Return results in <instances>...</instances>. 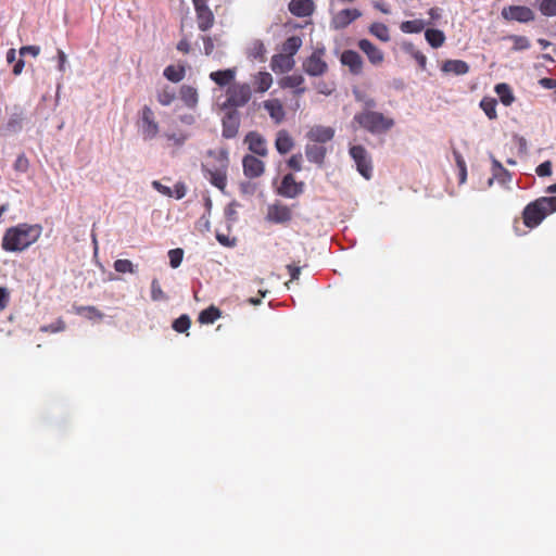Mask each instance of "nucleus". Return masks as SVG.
Masks as SVG:
<instances>
[{"instance_id":"nucleus-1","label":"nucleus","mask_w":556,"mask_h":556,"mask_svg":"<svg viewBox=\"0 0 556 556\" xmlns=\"http://www.w3.org/2000/svg\"><path fill=\"white\" fill-rule=\"evenodd\" d=\"M40 225L18 224L7 229L2 238V249L8 252L23 251L35 243L41 235Z\"/></svg>"},{"instance_id":"nucleus-2","label":"nucleus","mask_w":556,"mask_h":556,"mask_svg":"<svg viewBox=\"0 0 556 556\" xmlns=\"http://www.w3.org/2000/svg\"><path fill=\"white\" fill-rule=\"evenodd\" d=\"M555 212L556 197H541L526 205L522 211V220L528 228L532 229Z\"/></svg>"},{"instance_id":"nucleus-3","label":"nucleus","mask_w":556,"mask_h":556,"mask_svg":"<svg viewBox=\"0 0 556 556\" xmlns=\"http://www.w3.org/2000/svg\"><path fill=\"white\" fill-rule=\"evenodd\" d=\"M353 121L370 134H383L394 126V119L372 110L356 113Z\"/></svg>"},{"instance_id":"nucleus-4","label":"nucleus","mask_w":556,"mask_h":556,"mask_svg":"<svg viewBox=\"0 0 556 556\" xmlns=\"http://www.w3.org/2000/svg\"><path fill=\"white\" fill-rule=\"evenodd\" d=\"M252 98L251 86L247 83H233L226 89V100L223 109L237 110L247 105Z\"/></svg>"},{"instance_id":"nucleus-5","label":"nucleus","mask_w":556,"mask_h":556,"mask_svg":"<svg viewBox=\"0 0 556 556\" xmlns=\"http://www.w3.org/2000/svg\"><path fill=\"white\" fill-rule=\"evenodd\" d=\"M216 159L218 161V166L210 167L208 165H203L202 168L205 178L208 179L213 186L224 192L227 186V169L229 164L227 152H219Z\"/></svg>"},{"instance_id":"nucleus-6","label":"nucleus","mask_w":556,"mask_h":556,"mask_svg":"<svg viewBox=\"0 0 556 556\" xmlns=\"http://www.w3.org/2000/svg\"><path fill=\"white\" fill-rule=\"evenodd\" d=\"M326 49L316 48L302 64L303 71L313 77L323 76L328 72V64L325 61Z\"/></svg>"},{"instance_id":"nucleus-7","label":"nucleus","mask_w":556,"mask_h":556,"mask_svg":"<svg viewBox=\"0 0 556 556\" xmlns=\"http://www.w3.org/2000/svg\"><path fill=\"white\" fill-rule=\"evenodd\" d=\"M349 153L355 162L357 172L365 178L370 179L372 176V161L368 151L361 144L352 146Z\"/></svg>"},{"instance_id":"nucleus-8","label":"nucleus","mask_w":556,"mask_h":556,"mask_svg":"<svg viewBox=\"0 0 556 556\" xmlns=\"http://www.w3.org/2000/svg\"><path fill=\"white\" fill-rule=\"evenodd\" d=\"M139 126L144 140H151L159 134L160 128L154 112L148 105H144L141 110Z\"/></svg>"},{"instance_id":"nucleus-9","label":"nucleus","mask_w":556,"mask_h":556,"mask_svg":"<svg viewBox=\"0 0 556 556\" xmlns=\"http://www.w3.org/2000/svg\"><path fill=\"white\" fill-rule=\"evenodd\" d=\"M501 15L505 21H516L519 23H529L535 18L533 10L526 5L504 7Z\"/></svg>"},{"instance_id":"nucleus-10","label":"nucleus","mask_w":556,"mask_h":556,"mask_svg":"<svg viewBox=\"0 0 556 556\" xmlns=\"http://www.w3.org/2000/svg\"><path fill=\"white\" fill-rule=\"evenodd\" d=\"M304 187L303 181H296L292 174H287L282 177L277 191L281 197L294 199L304 192Z\"/></svg>"},{"instance_id":"nucleus-11","label":"nucleus","mask_w":556,"mask_h":556,"mask_svg":"<svg viewBox=\"0 0 556 556\" xmlns=\"http://www.w3.org/2000/svg\"><path fill=\"white\" fill-rule=\"evenodd\" d=\"M244 143L255 156L266 157L268 155L267 141L258 131H249L244 137Z\"/></svg>"},{"instance_id":"nucleus-12","label":"nucleus","mask_w":556,"mask_h":556,"mask_svg":"<svg viewBox=\"0 0 556 556\" xmlns=\"http://www.w3.org/2000/svg\"><path fill=\"white\" fill-rule=\"evenodd\" d=\"M227 113L223 117V137L227 139L235 138L240 127V114L237 110L227 109Z\"/></svg>"},{"instance_id":"nucleus-13","label":"nucleus","mask_w":556,"mask_h":556,"mask_svg":"<svg viewBox=\"0 0 556 556\" xmlns=\"http://www.w3.org/2000/svg\"><path fill=\"white\" fill-rule=\"evenodd\" d=\"M243 174L245 177L252 179L257 178L264 174L265 164L258 157L252 154H247L242 160Z\"/></svg>"},{"instance_id":"nucleus-14","label":"nucleus","mask_w":556,"mask_h":556,"mask_svg":"<svg viewBox=\"0 0 556 556\" xmlns=\"http://www.w3.org/2000/svg\"><path fill=\"white\" fill-rule=\"evenodd\" d=\"M309 142L323 144L329 142L334 137V129L330 126L315 125L306 134Z\"/></svg>"},{"instance_id":"nucleus-15","label":"nucleus","mask_w":556,"mask_h":556,"mask_svg":"<svg viewBox=\"0 0 556 556\" xmlns=\"http://www.w3.org/2000/svg\"><path fill=\"white\" fill-rule=\"evenodd\" d=\"M304 77L300 74L283 76L279 79L278 84L282 89H293L294 97L300 98L305 93L306 88L304 85Z\"/></svg>"},{"instance_id":"nucleus-16","label":"nucleus","mask_w":556,"mask_h":556,"mask_svg":"<svg viewBox=\"0 0 556 556\" xmlns=\"http://www.w3.org/2000/svg\"><path fill=\"white\" fill-rule=\"evenodd\" d=\"M361 16L362 12L357 9H343L333 16L332 26L336 29H343Z\"/></svg>"},{"instance_id":"nucleus-17","label":"nucleus","mask_w":556,"mask_h":556,"mask_svg":"<svg viewBox=\"0 0 556 556\" xmlns=\"http://www.w3.org/2000/svg\"><path fill=\"white\" fill-rule=\"evenodd\" d=\"M341 63L348 66L353 75H359L363 72V59L354 50H345L342 52L340 58Z\"/></svg>"},{"instance_id":"nucleus-18","label":"nucleus","mask_w":556,"mask_h":556,"mask_svg":"<svg viewBox=\"0 0 556 556\" xmlns=\"http://www.w3.org/2000/svg\"><path fill=\"white\" fill-rule=\"evenodd\" d=\"M263 108L267 111L271 121L280 125L286 118V111L279 99H268L263 102Z\"/></svg>"},{"instance_id":"nucleus-19","label":"nucleus","mask_w":556,"mask_h":556,"mask_svg":"<svg viewBox=\"0 0 556 556\" xmlns=\"http://www.w3.org/2000/svg\"><path fill=\"white\" fill-rule=\"evenodd\" d=\"M288 9L296 17H307L314 13L315 4L313 0H291Z\"/></svg>"},{"instance_id":"nucleus-20","label":"nucleus","mask_w":556,"mask_h":556,"mask_svg":"<svg viewBox=\"0 0 556 556\" xmlns=\"http://www.w3.org/2000/svg\"><path fill=\"white\" fill-rule=\"evenodd\" d=\"M358 48L367 55L371 64L380 65L383 62V52L368 39H361Z\"/></svg>"},{"instance_id":"nucleus-21","label":"nucleus","mask_w":556,"mask_h":556,"mask_svg":"<svg viewBox=\"0 0 556 556\" xmlns=\"http://www.w3.org/2000/svg\"><path fill=\"white\" fill-rule=\"evenodd\" d=\"M267 217L270 222L282 224L288 223L292 218L291 208L283 204H274L268 207Z\"/></svg>"},{"instance_id":"nucleus-22","label":"nucleus","mask_w":556,"mask_h":556,"mask_svg":"<svg viewBox=\"0 0 556 556\" xmlns=\"http://www.w3.org/2000/svg\"><path fill=\"white\" fill-rule=\"evenodd\" d=\"M295 65L294 58H290L285 53H278L273 55L270 61V67L275 73L283 74L291 71Z\"/></svg>"},{"instance_id":"nucleus-23","label":"nucleus","mask_w":556,"mask_h":556,"mask_svg":"<svg viewBox=\"0 0 556 556\" xmlns=\"http://www.w3.org/2000/svg\"><path fill=\"white\" fill-rule=\"evenodd\" d=\"M305 155L309 162L323 166L327 155V149L323 144L314 142L307 143L305 146Z\"/></svg>"},{"instance_id":"nucleus-24","label":"nucleus","mask_w":556,"mask_h":556,"mask_svg":"<svg viewBox=\"0 0 556 556\" xmlns=\"http://www.w3.org/2000/svg\"><path fill=\"white\" fill-rule=\"evenodd\" d=\"M237 68H227V70H220L215 71L210 74V79L213 80L217 86L219 87H229L233 84V80L236 78Z\"/></svg>"},{"instance_id":"nucleus-25","label":"nucleus","mask_w":556,"mask_h":556,"mask_svg":"<svg viewBox=\"0 0 556 556\" xmlns=\"http://www.w3.org/2000/svg\"><path fill=\"white\" fill-rule=\"evenodd\" d=\"M275 148L280 154H287L294 148V140L286 129H280L276 134Z\"/></svg>"},{"instance_id":"nucleus-26","label":"nucleus","mask_w":556,"mask_h":556,"mask_svg":"<svg viewBox=\"0 0 556 556\" xmlns=\"http://www.w3.org/2000/svg\"><path fill=\"white\" fill-rule=\"evenodd\" d=\"M179 98L189 109H194L199 102L198 89L193 86L182 85L179 88Z\"/></svg>"},{"instance_id":"nucleus-27","label":"nucleus","mask_w":556,"mask_h":556,"mask_svg":"<svg viewBox=\"0 0 556 556\" xmlns=\"http://www.w3.org/2000/svg\"><path fill=\"white\" fill-rule=\"evenodd\" d=\"M441 71L459 76L469 72V65L463 60H446L442 63Z\"/></svg>"},{"instance_id":"nucleus-28","label":"nucleus","mask_w":556,"mask_h":556,"mask_svg":"<svg viewBox=\"0 0 556 556\" xmlns=\"http://www.w3.org/2000/svg\"><path fill=\"white\" fill-rule=\"evenodd\" d=\"M198 27L201 31H207L215 23L214 13L210 8L195 12Z\"/></svg>"},{"instance_id":"nucleus-29","label":"nucleus","mask_w":556,"mask_h":556,"mask_svg":"<svg viewBox=\"0 0 556 556\" xmlns=\"http://www.w3.org/2000/svg\"><path fill=\"white\" fill-rule=\"evenodd\" d=\"M254 88L256 92L264 93L273 85V76L267 72H258L254 76Z\"/></svg>"},{"instance_id":"nucleus-30","label":"nucleus","mask_w":556,"mask_h":556,"mask_svg":"<svg viewBox=\"0 0 556 556\" xmlns=\"http://www.w3.org/2000/svg\"><path fill=\"white\" fill-rule=\"evenodd\" d=\"M163 75L172 83H179L186 76V68L184 65H168L165 67Z\"/></svg>"},{"instance_id":"nucleus-31","label":"nucleus","mask_w":556,"mask_h":556,"mask_svg":"<svg viewBox=\"0 0 556 556\" xmlns=\"http://www.w3.org/2000/svg\"><path fill=\"white\" fill-rule=\"evenodd\" d=\"M425 38L427 42L434 49L442 47L445 41L444 33L434 28H428L425 31Z\"/></svg>"},{"instance_id":"nucleus-32","label":"nucleus","mask_w":556,"mask_h":556,"mask_svg":"<svg viewBox=\"0 0 556 556\" xmlns=\"http://www.w3.org/2000/svg\"><path fill=\"white\" fill-rule=\"evenodd\" d=\"M302 47V39L299 36H291L282 43V53L293 58Z\"/></svg>"},{"instance_id":"nucleus-33","label":"nucleus","mask_w":556,"mask_h":556,"mask_svg":"<svg viewBox=\"0 0 556 556\" xmlns=\"http://www.w3.org/2000/svg\"><path fill=\"white\" fill-rule=\"evenodd\" d=\"M432 22L426 23L422 20H412L402 22L400 28L405 34H418L424 30L426 25L431 24Z\"/></svg>"},{"instance_id":"nucleus-34","label":"nucleus","mask_w":556,"mask_h":556,"mask_svg":"<svg viewBox=\"0 0 556 556\" xmlns=\"http://www.w3.org/2000/svg\"><path fill=\"white\" fill-rule=\"evenodd\" d=\"M220 309L214 305H211L199 314L198 320L200 324L208 325L215 323L220 317Z\"/></svg>"},{"instance_id":"nucleus-35","label":"nucleus","mask_w":556,"mask_h":556,"mask_svg":"<svg viewBox=\"0 0 556 556\" xmlns=\"http://www.w3.org/2000/svg\"><path fill=\"white\" fill-rule=\"evenodd\" d=\"M495 91L504 105L507 106L514 102V94L511 92L510 87L507 84H497L495 87Z\"/></svg>"},{"instance_id":"nucleus-36","label":"nucleus","mask_w":556,"mask_h":556,"mask_svg":"<svg viewBox=\"0 0 556 556\" xmlns=\"http://www.w3.org/2000/svg\"><path fill=\"white\" fill-rule=\"evenodd\" d=\"M369 31L383 42L390 40L389 28L383 23H372L369 27Z\"/></svg>"},{"instance_id":"nucleus-37","label":"nucleus","mask_w":556,"mask_h":556,"mask_svg":"<svg viewBox=\"0 0 556 556\" xmlns=\"http://www.w3.org/2000/svg\"><path fill=\"white\" fill-rule=\"evenodd\" d=\"M496 105L497 102L494 98H483L480 102V108L490 119H495L497 117Z\"/></svg>"},{"instance_id":"nucleus-38","label":"nucleus","mask_w":556,"mask_h":556,"mask_svg":"<svg viewBox=\"0 0 556 556\" xmlns=\"http://www.w3.org/2000/svg\"><path fill=\"white\" fill-rule=\"evenodd\" d=\"M7 61L8 63H14V66H13V74L14 75H20L22 72H23V68H24V65H25V62L23 59H17V54H16V50L15 49H9V51L7 52Z\"/></svg>"},{"instance_id":"nucleus-39","label":"nucleus","mask_w":556,"mask_h":556,"mask_svg":"<svg viewBox=\"0 0 556 556\" xmlns=\"http://www.w3.org/2000/svg\"><path fill=\"white\" fill-rule=\"evenodd\" d=\"M493 176L496 178L501 184H506L510 180V174L506 168L502 166L500 162L496 160L493 162Z\"/></svg>"},{"instance_id":"nucleus-40","label":"nucleus","mask_w":556,"mask_h":556,"mask_svg":"<svg viewBox=\"0 0 556 556\" xmlns=\"http://www.w3.org/2000/svg\"><path fill=\"white\" fill-rule=\"evenodd\" d=\"M156 98H157V101L160 102V104L167 106V105L172 104V102L175 100L176 94H175L174 90L170 89L169 87H164L162 90H160L157 92Z\"/></svg>"},{"instance_id":"nucleus-41","label":"nucleus","mask_w":556,"mask_h":556,"mask_svg":"<svg viewBox=\"0 0 556 556\" xmlns=\"http://www.w3.org/2000/svg\"><path fill=\"white\" fill-rule=\"evenodd\" d=\"M508 39L513 42L511 49L514 51H521L530 48V41L525 36L510 35L508 36Z\"/></svg>"},{"instance_id":"nucleus-42","label":"nucleus","mask_w":556,"mask_h":556,"mask_svg":"<svg viewBox=\"0 0 556 556\" xmlns=\"http://www.w3.org/2000/svg\"><path fill=\"white\" fill-rule=\"evenodd\" d=\"M22 119V113H12L5 124V130L13 134L16 132L21 129Z\"/></svg>"},{"instance_id":"nucleus-43","label":"nucleus","mask_w":556,"mask_h":556,"mask_svg":"<svg viewBox=\"0 0 556 556\" xmlns=\"http://www.w3.org/2000/svg\"><path fill=\"white\" fill-rule=\"evenodd\" d=\"M190 325H191L190 317L188 315L184 314L174 320L172 327L175 331L184 333L190 328Z\"/></svg>"},{"instance_id":"nucleus-44","label":"nucleus","mask_w":556,"mask_h":556,"mask_svg":"<svg viewBox=\"0 0 556 556\" xmlns=\"http://www.w3.org/2000/svg\"><path fill=\"white\" fill-rule=\"evenodd\" d=\"M539 9L545 16L556 15V0H541Z\"/></svg>"},{"instance_id":"nucleus-45","label":"nucleus","mask_w":556,"mask_h":556,"mask_svg":"<svg viewBox=\"0 0 556 556\" xmlns=\"http://www.w3.org/2000/svg\"><path fill=\"white\" fill-rule=\"evenodd\" d=\"M151 299L153 301H165L167 295L162 290V287L157 279H153L151 282Z\"/></svg>"},{"instance_id":"nucleus-46","label":"nucleus","mask_w":556,"mask_h":556,"mask_svg":"<svg viewBox=\"0 0 556 556\" xmlns=\"http://www.w3.org/2000/svg\"><path fill=\"white\" fill-rule=\"evenodd\" d=\"M168 257L170 266L177 268L182 262L184 250L179 248L169 250Z\"/></svg>"},{"instance_id":"nucleus-47","label":"nucleus","mask_w":556,"mask_h":556,"mask_svg":"<svg viewBox=\"0 0 556 556\" xmlns=\"http://www.w3.org/2000/svg\"><path fill=\"white\" fill-rule=\"evenodd\" d=\"M114 269L117 271V273H122V274H125V273H130L132 274L134 273V265L132 263L129 261V260H116L114 262Z\"/></svg>"},{"instance_id":"nucleus-48","label":"nucleus","mask_w":556,"mask_h":556,"mask_svg":"<svg viewBox=\"0 0 556 556\" xmlns=\"http://www.w3.org/2000/svg\"><path fill=\"white\" fill-rule=\"evenodd\" d=\"M28 167H29L28 159L26 157V155L24 153L20 154L13 164L14 170L18 172V173H26L28 170Z\"/></svg>"},{"instance_id":"nucleus-49","label":"nucleus","mask_w":556,"mask_h":556,"mask_svg":"<svg viewBox=\"0 0 556 556\" xmlns=\"http://www.w3.org/2000/svg\"><path fill=\"white\" fill-rule=\"evenodd\" d=\"M302 162H303L302 154L295 153L289 157L287 164L294 172H300V170H302Z\"/></svg>"},{"instance_id":"nucleus-50","label":"nucleus","mask_w":556,"mask_h":556,"mask_svg":"<svg viewBox=\"0 0 556 556\" xmlns=\"http://www.w3.org/2000/svg\"><path fill=\"white\" fill-rule=\"evenodd\" d=\"M77 313L80 314V315H84L90 319H93V318H101L102 317V314L99 313L94 307H79L77 308Z\"/></svg>"},{"instance_id":"nucleus-51","label":"nucleus","mask_w":556,"mask_h":556,"mask_svg":"<svg viewBox=\"0 0 556 556\" xmlns=\"http://www.w3.org/2000/svg\"><path fill=\"white\" fill-rule=\"evenodd\" d=\"M538 176L545 177L552 174V163L549 161H545L541 163L535 169Z\"/></svg>"},{"instance_id":"nucleus-52","label":"nucleus","mask_w":556,"mask_h":556,"mask_svg":"<svg viewBox=\"0 0 556 556\" xmlns=\"http://www.w3.org/2000/svg\"><path fill=\"white\" fill-rule=\"evenodd\" d=\"M10 302V292L7 288L0 287V312L3 311Z\"/></svg>"},{"instance_id":"nucleus-53","label":"nucleus","mask_w":556,"mask_h":556,"mask_svg":"<svg viewBox=\"0 0 556 556\" xmlns=\"http://www.w3.org/2000/svg\"><path fill=\"white\" fill-rule=\"evenodd\" d=\"M413 58L418 63L419 67L425 71L427 65V56L419 50L412 52Z\"/></svg>"},{"instance_id":"nucleus-54","label":"nucleus","mask_w":556,"mask_h":556,"mask_svg":"<svg viewBox=\"0 0 556 556\" xmlns=\"http://www.w3.org/2000/svg\"><path fill=\"white\" fill-rule=\"evenodd\" d=\"M152 187L159 191L160 193L166 195V197H173V191L169 187L164 186L159 180L152 181Z\"/></svg>"},{"instance_id":"nucleus-55","label":"nucleus","mask_w":556,"mask_h":556,"mask_svg":"<svg viewBox=\"0 0 556 556\" xmlns=\"http://www.w3.org/2000/svg\"><path fill=\"white\" fill-rule=\"evenodd\" d=\"M202 40L204 43V53L208 56L213 53L215 48L214 39L211 36H203Z\"/></svg>"},{"instance_id":"nucleus-56","label":"nucleus","mask_w":556,"mask_h":556,"mask_svg":"<svg viewBox=\"0 0 556 556\" xmlns=\"http://www.w3.org/2000/svg\"><path fill=\"white\" fill-rule=\"evenodd\" d=\"M172 191H173V197H175L176 199L179 200V199H182L186 195L187 188H186L185 184L177 182L174 186V189Z\"/></svg>"},{"instance_id":"nucleus-57","label":"nucleus","mask_w":556,"mask_h":556,"mask_svg":"<svg viewBox=\"0 0 556 556\" xmlns=\"http://www.w3.org/2000/svg\"><path fill=\"white\" fill-rule=\"evenodd\" d=\"M356 99L364 103V110H372L376 106V101L372 98L363 97L361 94H356Z\"/></svg>"},{"instance_id":"nucleus-58","label":"nucleus","mask_w":556,"mask_h":556,"mask_svg":"<svg viewBox=\"0 0 556 556\" xmlns=\"http://www.w3.org/2000/svg\"><path fill=\"white\" fill-rule=\"evenodd\" d=\"M539 84L545 89H556V79L544 77L539 80Z\"/></svg>"},{"instance_id":"nucleus-59","label":"nucleus","mask_w":556,"mask_h":556,"mask_svg":"<svg viewBox=\"0 0 556 556\" xmlns=\"http://www.w3.org/2000/svg\"><path fill=\"white\" fill-rule=\"evenodd\" d=\"M287 269L290 274L291 280H296L300 277L301 268L299 266H295L293 264L287 265Z\"/></svg>"},{"instance_id":"nucleus-60","label":"nucleus","mask_w":556,"mask_h":556,"mask_svg":"<svg viewBox=\"0 0 556 556\" xmlns=\"http://www.w3.org/2000/svg\"><path fill=\"white\" fill-rule=\"evenodd\" d=\"M64 329H65V323L61 321V320H59L56 324H53V325L42 328L43 331H51V332H56V331L64 330Z\"/></svg>"},{"instance_id":"nucleus-61","label":"nucleus","mask_w":556,"mask_h":556,"mask_svg":"<svg viewBox=\"0 0 556 556\" xmlns=\"http://www.w3.org/2000/svg\"><path fill=\"white\" fill-rule=\"evenodd\" d=\"M26 53H30L34 56H36L39 53V48L35 46H25L20 49L21 56L25 55Z\"/></svg>"},{"instance_id":"nucleus-62","label":"nucleus","mask_w":556,"mask_h":556,"mask_svg":"<svg viewBox=\"0 0 556 556\" xmlns=\"http://www.w3.org/2000/svg\"><path fill=\"white\" fill-rule=\"evenodd\" d=\"M190 43L189 41L186 39V38H182L178 43H177V50L187 54L190 52Z\"/></svg>"},{"instance_id":"nucleus-63","label":"nucleus","mask_w":556,"mask_h":556,"mask_svg":"<svg viewBox=\"0 0 556 556\" xmlns=\"http://www.w3.org/2000/svg\"><path fill=\"white\" fill-rule=\"evenodd\" d=\"M216 239L220 244L225 247H232L235 244V240L231 241L226 235L223 233H217Z\"/></svg>"},{"instance_id":"nucleus-64","label":"nucleus","mask_w":556,"mask_h":556,"mask_svg":"<svg viewBox=\"0 0 556 556\" xmlns=\"http://www.w3.org/2000/svg\"><path fill=\"white\" fill-rule=\"evenodd\" d=\"M166 137H167V139H168V140L174 141V142H175V144H177V146H181V144H184V142H185V141H186V139H187V136H185V135H179V136H177V135H175V134L166 135Z\"/></svg>"}]
</instances>
